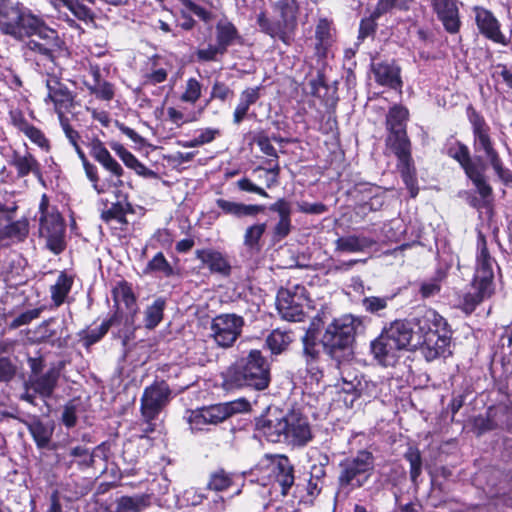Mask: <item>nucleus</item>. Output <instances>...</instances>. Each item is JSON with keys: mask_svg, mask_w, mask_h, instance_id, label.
I'll return each instance as SVG.
<instances>
[{"mask_svg": "<svg viewBox=\"0 0 512 512\" xmlns=\"http://www.w3.org/2000/svg\"><path fill=\"white\" fill-rule=\"evenodd\" d=\"M340 468L338 477L340 488L349 490L360 488L368 481L373 472V455L366 450L359 451L356 456L343 460L340 463Z\"/></svg>", "mask_w": 512, "mask_h": 512, "instance_id": "obj_6", "label": "nucleus"}, {"mask_svg": "<svg viewBox=\"0 0 512 512\" xmlns=\"http://www.w3.org/2000/svg\"><path fill=\"white\" fill-rule=\"evenodd\" d=\"M406 460L410 463V476L412 481H416L421 474L422 459L420 451L417 448L409 447L405 453Z\"/></svg>", "mask_w": 512, "mask_h": 512, "instance_id": "obj_51", "label": "nucleus"}, {"mask_svg": "<svg viewBox=\"0 0 512 512\" xmlns=\"http://www.w3.org/2000/svg\"><path fill=\"white\" fill-rule=\"evenodd\" d=\"M475 151L483 152L485 154L486 159L490 162L496 174L504 167L498 152L494 149L493 142H490Z\"/></svg>", "mask_w": 512, "mask_h": 512, "instance_id": "obj_54", "label": "nucleus"}, {"mask_svg": "<svg viewBox=\"0 0 512 512\" xmlns=\"http://www.w3.org/2000/svg\"><path fill=\"white\" fill-rule=\"evenodd\" d=\"M373 72L379 84L394 89L401 86L400 70L394 64L377 63L373 65Z\"/></svg>", "mask_w": 512, "mask_h": 512, "instance_id": "obj_25", "label": "nucleus"}, {"mask_svg": "<svg viewBox=\"0 0 512 512\" xmlns=\"http://www.w3.org/2000/svg\"><path fill=\"white\" fill-rule=\"evenodd\" d=\"M495 265L496 261L489 252L486 238L479 232L477 237L476 266L473 282L482 284L484 291H489V287H494Z\"/></svg>", "mask_w": 512, "mask_h": 512, "instance_id": "obj_13", "label": "nucleus"}, {"mask_svg": "<svg viewBox=\"0 0 512 512\" xmlns=\"http://www.w3.org/2000/svg\"><path fill=\"white\" fill-rule=\"evenodd\" d=\"M415 343L413 350L419 349L427 361L443 356L450 344V330L446 320L433 309H427L414 318Z\"/></svg>", "mask_w": 512, "mask_h": 512, "instance_id": "obj_2", "label": "nucleus"}, {"mask_svg": "<svg viewBox=\"0 0 512 512\" xmlns=\"http://www.w3.org/2000/svg\"><path fill=\"white\" fill-rule=\"evenodd\" d=\"M112 150L119 156L123 163L130 169H133L138 175L146 178L156 177V173L142 164L130 151L123 145L115 143L111 145Z\"/></svg>", "mask_w": 512, "mask_h": 512, "instance_id": "obj_27", "label": "nucleus"}, {"mask_svg": "<svg viewBox=\"0 0 512 512\" xmlns=\"http://www.w3.org/2000/svg\"><path fill=\"white\" fill-rule=\"evenodd\" d=\"M432 5L446 31L449 33L458 32L460 20L456 0H432Z\"/></svg>", "mask_w": 512, "mask_h": 512, "instance_id": "obj_20", "label": "nucleus"}, {"mask_svg": "<svg viewBox=\"0 0 512 512\" xmlns=\"http://www.w3.org/2000/svg\"><path fill=\"white\" fill-rule=\"evenodd\" d=\"M274 10L278 13L280 20L271 22L265 15L260 13L257 17V23L260 29L273 38H279L284 43L290 40V33L296 26L298 13L297 0H276L273 4Z\"/></svg>", "mask_w": 512, "mask_h": 512, "instance_id": "obj_4", "label": "nucleus"}, {"mask_svg": "<svg viewBox=\"0 0 512 512\" xmlns=\"http://www.w3.org/2000/svg\"><path fill=\"white\" fill-rule=\"evenodd\" d=\"M185 418L193 432L204 431L210 425L202 408L188 411Z\"/></svg>", "mask_w": 512, "mask_h": 512, "instance_id": "obj_48", "label": "nucleus"}, {"mask_svg": "<svg viewBox=\"0 0 512 512\" xmlns=\"http://www.w3.org/2000/svg\"><path fill=\"white\" fill-rule=\"evenodd\" d=\"M23 133L30 139L31 142L36 144L41 149H49L48 139L45 137L44 133L37 127L30 125Z\"/></svg>", "mask_w": 512, "mask_h": 512, "instance_id": "obj_56", "label": "nucleus"}, {"mask_svg": "<svg viewBox=\"0 0 512 512\" xmlns=\"http://www.w3.org/2000/svg\"><path fill=\"white\" fill-rule=\"evenodd\" d=\"M285 443L304 446L312 439V431L308 419L302 414L292 411L286 413Z\"/></svg>", "mask_w": 512, "mask_h": 512, "instance_id": "obj_15", "label": "nucleus"}, {"mask_svg": "<svg viewBox=\"0 0 512 512\" xmlns=\"http://www.w3.org/2000/svg\"><path fill=\"white\" fill-rule=\"evenodd\" d=\"M73 285V278L65 273H61L55 284L51 286V298L55 306H60L64 303L67 295L69 294Z\"/></svg>", "mask_w": 512, "mask_h": 512, "instance_id": "obj_32", "label": "nucleus"}, {"mask_svg": "<svg viewBox=\"0 0 512 512\" xmlns=\"http://www.w3.org/2000/svg\"><path fill=\"white\" fill-rule=\"evenodd\" d=\"M376 241L362 234H350L335 240V252L363 253L368 251Z\"/></svg>", "mask_w": 512, "mask_h": 512, "instance_id": "obj_22", "label": "nucleus"}, {"mask_svg": "<svg viewBox=\"0 0 512 512\" xmlns=\"http://www.w3.org/2000/svg\"><path fill=\"white\" fill-rule=\"evenodd\" d=\"M260 98V87H249L243 90L239 97V102L233 113V122L239 125L247 116L251 105L255 104Z\"/></svg>", "mask_w": 512, "mask_h": 512, "instance_id": "obj_26", "label": "nucleus"}, {"mask_svg": "<svg viewBox=\"0 0 512 512\" xmlns=\"http://www.w3.org/2000/svg\"><path fill=\"white\" fill-rule=\"evenodd\" d=\"M469 120L473 127L475 150L492 142L489 135V126L486 124L483 117H481L476 111L471 110L469 113Z\"/></svg>", "mask_w": 512, "mask_h": 512, "instance_id": "obj_28", "label": "nucleus"}, {"mask_svg": "<svg viewBox=\"0 0 512 512\" xmlns=\"http://www.w3.org/2000/svg\"><path fill=\"white\" fill-rule=\"evenodd\" d=\"M30 431L38 446L43 447L47 445L50 440V433L41 423L31 425Z\"/></svg>", "mask_w": 512, "mask_h": 512, "instance_id": "obj_60", "label": "nucleus"}, {"mask_svg": "<svg viewBox=\"0 0 512 512\" xmlns=\"http://www.w3.org/2000/svg\"><path fill=\"white\" fill-rule=\"evenodd\" d=\"M210 425H217L228 418V413L221 404L202 407Z\"/></svg>", "mask_w": 512, "mask_h": 512, "instance_id": "obj_52", "label": "nucleus"}, {"mask_svg": "<svg viewBox=\"0 0 512 512\" xmlns=\"http://www.w3.org/2000/svg\"><path fill=\"white\" fill-rule=\"evenodd\" d=\"M27 234L28 221L26 219L12 222L4 228L0 227V241L4 240L5 238H11L20 241L24 239Z\"/></svg>", "mask_w": 512, "mask_h": 512, "instance_id": "obj_39", "label": "nucleus"}, {"mask_svg": "<svg viewBox=\"0 0 512 512\" xmlns=\"http://www.w3.org/2000/svg\"><path fill=\"white\" fill-rule=\"evenodd\" d=\"M389 298L370 296L362 300V305L367 312L377 313L387 307Z\"/></svg>", "mask_w": 512, "mask_h": 512, "instance_id": "obj_57", "label": "nucleus"}, {"mask_svg": "<svg viewBox=\"0 0 512 512\" xmlns=\"http://www.w3.org/2000/svg\"><path fill=\"white\" fill-rule=\"evenodd\" d=\"M415 330L414 321L396 320L389 327L384 328L382 332L386 334V338L388 337L389 340L394 341L402 350H413Z\"/></svg>", "mask_w": 512, "mask_h": 512, "instance_id": "obj_17", "label": "nucleus"}, {"mask_svg": "<svg viewBox=\"0 0 512 512\" xmlns=\"http://www.w3.org/2000/svg\"><path fill=\"white\" fill-rule=\"evenodd\" d=\"M87 146L90 149L91 155L95 158L99 163L110 153L107 148L104 146L103 142L98 138H92Z\"/></svg>", "mask_w": 512, "mask_h": 512, "instance_id": "obj_62", "label": "nucleus"}, {"mask_svg": "<svg viewBox=\"0 0 512 512\" xmlns=\"http://www.w3.org/2000/svg\"><path fill=\"white\" fill-rule=\"evenodd\" d=\"M216 204L223 213L239 218L244 216H256L264 211V206L262 205H247L222 198L217 199Z\"/></svg>", "mask_w": 512, "mask_h": 512, "instance_id": "obj_24", "label": "nucleus"}, {"mask_svg": "<svg viewBox=\"0 0 512 512\" xmlns=\"http://www.w3.org/2000/svg\"><path fill=\"white\" fill-rule=\"evenodd\" d=\"M39 234L45 239L47 248L54 254H59L65 249V224L54 208H49V201L44 194L39 205Z\"/></svg>", "mask_w": 512, "mask_h": 512, "instance_id": "obj_5", "label": "nucleus"}, {"mask_svg": "<svg viewBox=\"0 0 512 512\" xmlns=\"http://www.w3.org/2000/svg\"><path fill=\"white\" fill-rule=\"evenodd\" d=\"M197 257L205 265H207L211 271L227 274L230 270V266L224 256L213 250H200L197 251Z\"/></svg>", "mask_w": 512, "mask_h": 512, "instance_id": "obj_30", "label": "nucleus"}, {"mask_svg": "<svg viewBox=\"0 0 512 512\" xmlns=\"http://www.w3.org/2000/svg\"><path fill=\"white\" fill-rule=\"evenodd\" d=\"M182 7H184L187 11L195 14L199 17L203 22L209 23L213 19V15L210 11L206 10L204 7L198 5L192 0H179Z\"/></svg>", "mask_w": 512, "mask_h": 512, "instance_id": "obj_55", "label": "nucleus"}, {"mask_svg": "<svg viewBox=\"0 0 512 512\" xmlns=\"http://www.w3.org/2000/svg\"><path fill=\"white\" fill-rule=\"evenodd\" d=\"M215 36V44H208L197 49L195 56L198 61H218L227 52L228 47L241 38L235 25L227 18H222L217 22Z\"/></svg>", "mask_w": 512, "mask_h": 512, "instance_id": "obj_8", "label": "nucleus"}, {"mask_svg": "<svg viewBox=\"0 0 512 512\" xmlns=\"http://www.w3.org/2000/svg\"><path fill=\"white\" fill-rule=\"evenodd\" d=\"M386 144L399 160L398 167L411 197H416L418 194V187L416 185L414 172L410 165V142L407 138L406 131L399 130V132H390L387 137Z\"/></svg>", "mask_w": 512, "mask_h": 512, "instance_id": "obj_10", "label": "nucleus"}, {"mask_svg": "<svg viewBox=\"0 0 512 512\" xmlns=\"http://www.w3.org/2000/svg\"><path fill=\"white\" fill-rule=\"evenodd\" d=\"M408 118V111L404 107L394 106L387 115V127L389 132L406 131L405 123Z\"/></svg>", "mask_w": 512, "mask_h": 512, "instance_id": "obj_41", "label": "nucleus"}, {"mask_svg": "<svg viewBox=\"0 0 512 512\" xmlns=\"http://www.w3.org/2000/svg\"><path fill=\"white\" fill-rule=\"evenodd\" d=\"M47 96L45 103L51 102L58 118L66 117L65 113L74 107V95L68 87L56 77L46 80Z\"/></svg>", "mask_w": 512, "mask_h": 512, "instance_id": "obj_14", "label": "nucleus"}, {"mask_svg": "<svg viewBox=\"0 0 512 512\" xmlns=\"http://www.w3.org/2000/svg\"><path fill=\"white\" fill-rule=\"evenodd\" d=\"M473 288L475 289L474 293H467L462 302V308L466 313H471L474 311L476 306L482 302L484 299L491 297L494 293V287H489V291H484L483 285L479 283H472Z\"/></svg>", "mask_w": 512, "mask_h": 512, "instance_id": "obj_33", "label": "nucleus"}, {"mask_svg": "<svg viewBox=\"0 0 512 512\" xmlns=\"http://www.w3.org/2000/svg\"><path fill=\"white\" fill-rule=\"evenodd\" d=\"M276 481L282 487V494L285 495L294 483L293 470L287 458H281L274 467Z\"/></svg>", "mask_w": 512, "mask_h": 512, "instance_id": "obj_34", "label": "nucleus"}, {"mask_svg": "<svg viewBox=\"0 0 512 512\" xmlns=\"http://www.w3.org/2000/svg\"><path fill=\"white\" fill-rule=\"evenodd\" d=\"M113 298L117 305L124 304L128 309H133L136 301L132 289L127 283H119L113 289Z\"/></svg>", "mask_w": 512, "mask_h": 512, "instance_id": "obj_45", "label": "nucleus"}, {"mask_svg": "<svg viewBox=\"0 0 512 512\" xmlns=\"http://www.w3.org/2000/svg\"><path fill=\"white\" fill-rule=\"evenodd\" d=\"M269 209L278 213L279 216V220L272 230V239L278 242L288 236L291 231V206L286 200L279 199Z\"/></svg>", "mask_w": 512, "mask_h": 512, "instance_id": "obj_21", "label": "nucleus"}, {"mask_svg": "<svg viewBox=\"0 0 512 512\" xmlns=\"http://www.w3.org/2000/svg\"><path fill=\"white\" fill-rule=\"evenodd\" d=\"M277 309L287 321H302L310 309L305 287L296 285L292 289H280L277 294Z\"/></svg>", "mask_w": 512, "mask_h": 512, "instance_id": "obj_9", "label": "nucleus"}, {"mask_svg": "<svg viewBox=\"0 0 512 512\" xmlns=\"http://www.w3.org/2000/svg\"><path fill=\"white\" fill-rule=\"evenodd\" d=\"M371 351L375 359L383 366L396 364L400 352L403 351L397 344L386 338L383 332L371 343Z\"/></svg>", "mask_w": 512, "mask_h": 512, "instance_id": "obj_18", "label": "nucleus"}, {"mask_svg": "<svg viewBox=\"0 0 512 512\" xmlns=\"http://www.w3.org/2000/svg\"><path fill=\"white\" fill-rule=\"evenodd\" d=\"M474 183L480 196L486 200L492 195V188L486 182L483 172L477 167L466 174Z\"/></svg>", "mask_w": 512, "mask_h": 512, "instance_id": "obj_46", "label": "nucleus"}, {"mask_svg": "<svg viewBox=\"0 0 512 512\" xmlns=\"http://www.w3.org/2000/svg\"><path fill=\"white\" fill-rule=\"evenodd\" d=\"M40 313H41V309H39V308H35V309H31V310L25 311V312L21 313L20 315H18L17 317H15L12 320V322L10 324V327L11 328H18L20 326L27 325L32 320L38 318Z\"/></svg>", "mask_w": 512, "mask_h": 512, "instance_id": "obj_61", "label": "nucleus"}, {"mask_svg": "<svg viewBox=\"0 0 512 512\" xmlns=\"http://www.w3.org/2000/svg\"><path fill=\"white\" fill-rule=\"evenodd\" d=\"M130 210V205L128 203L123 204L118 202L113 204L109 209L104 210L101 214L102 219L107 222H116L120 225H126V213Z\"/></svg>", "mask_w": 512, "mask_h": 512, "instance_id": "obj_42", "label": "nucleus"}, {"mask_svg": "<svg viewBox=\"0 0 512 512\" xmlns=\"http://www.w3.org/2000/svg\"><path fill=\"white\" fill-rule=\"evenodd\" d=\"M11 165L15 167L19 177H25L30 173L36 177H41L40 163L27 151L25 153L14 152Z\"/></svg>", "mask_w": 512, "mask_h": 512, "instance_id": "obj_23", "label": "nucleus"}, {"mask_svg": "<svg viewBox=\"0 0 512 512\" xmlns=\"http://www.w3.org/2000/svg\"><path fill=\"white\" fill-rule=\"evenodd\" d=\"M476 23L480 32L489 40L506 46L507 38L500 30V24L494 15L483 8L476 9Z\"/></svg>", "mask_w": 512, "mask_h": 512, "instance_id": "obj_19", "label": "nucleus"}, {"mask_svg": "<svg viewBox=\"0 0 512 512\" xmlns=\"http://www.w3.org/2000/svg\"><path fill=\"white\" fill-rule=\"evenodd\" d=\"M233 94L232 90L223 82L215 81L211 89V98L226 101Z\"/></svg>", "mask_w": 512, "mask_h": 512, "instance_id": "obj_64", "label": "nucleus"}, {"mask_svg": "<svg viewBox=\"0 0 512 512\" xmlns=\"http://www.w3.org/2000/svg\"><path fill=\"white\" fill-rule=\"evenodd\" d=\"M222 407L225 408V410L228 413V418L236 413L246 412L250 409V403L243 399H237L231 402L222 403Z\"/></svg>", "mask_w": 512, "mask_h": 512, "instance_id": "obj_63", "label": "nucleus"}, {"mask_svg": "<svg viewBox=\"0 0 512 512\" xmlns=\"http://www.w3.org/2000/svg\"><path fill=\"white\" fill-rule=\"evenodd\" d=\"M170 398L169 386L164 382H156L146 387L141 397V414L146 421L155 419L167 405Z\"/></svg>", "mask_w": 512, "mask_h": 512, "instance_id": "obj_12", "label": "nucleus"}, {"mask_svg": "<svg viewBox=\"0 0 512 512\" xmlns=\"http://www.w3.org/2000/svg\"><path fill=\"white\" fill-rule=\"evenodd\" d=\"M0 32L18 41L38 36L44 42L31 40L28 47L47 57H52L57 47V32L29 8L12 0H0Z\"/></svg>", "mask_w": 512, "mask_h": 512, "instance_id": "obj_1", "label": "nucleus"}, {"mask_svg": "<svg viewBox=\"0 0 512 512\" xmlns=\"http://www.w3.org/2000/svg\"><path fill=\"white\" fill-rule=\"evenodd\" d=\"M87 88L91 94L105 101H110L114 97L113 85L107 81H98L94 84H87Z\"/></svg>", "mask_w": 512, "mask_h": 512, "instance_id": "obj_49", "label": "nucleus"}, {"mask_svg": "<svg viewBox=\"0 0 512 512\" xmlns=\"http://www.w3.org/2000/svg\"><path fill=\"white\" fill-rule=\"evenodd\" d=\"M202 83L194 78H188L183 85V91L180 95V100L188 104H195L202 95Z\"/></svg>", "mask_w": 512, "mask_h": 512, "instance_id": "obj_40", "label": "nucleus"}, {"mask_svg": "<svg viewBox=\"0 0 512 512\" xmlns=\"http://www.w3.org/2000/svg\"><path fill=\"white\" fill-rule=\"evenodd\" d=\"M266 228V223H257L247 227L244 233V245L251 250H259V241L265 233Z\"/></svg>", "mask_w": 512, "mask_h": 512, "instance_id": "obj_43", "label": "nucleus"}, {"mask_svg": "<svg viewBox=\"0 0 512 512\" xmlns=\"http://www.w3.org/2000/svg\"><path fill=\"white\" fill-rule=\"evenodd\" d=\"M360 322L352 315H344L340 318L334 319L328 325L322 337V344L324 348L332 356L340 350L348 348L353 340L357 327Z\"/></svg>", "mask_w": 512, "mask_h": 512, "instance_id": "obj_7", "label": "nucleus"}, {"mask_svg": "<svg viewBox=\"0 0 512 512\" xmlns=\"http://www.w3.org/2000/svg\"><path fill=\"white\" fill-rule=\"evenodd\" d=\"M291 342V333L280 329L273 330L266 339V345L273 354L282 353L288 348Z\"/></svg>", "mask_w": 512, "mask_h": 512, "instance_id": "obj_36", "label": "nucleus"}, {"mask_svg": "<svg viewBox=\"0 0 512 512\" xmlns=\"http://www.w3.org/2000/svg\"><path fill=\"white\" fill-rule=\"evenodd\" d=\"M82 165H83V168H84L87 178L92 183L94 190L98 194H102V193L106 192L105 187L103 185L98 184L99 177H98V171H97L96 166L91 164L89 161L83 163Z\"/></svg>", "mask_w": 512, "mask_h": 512, "instance_id": "obj_59", "label": "nucleus"}, {"mask_svg": "<svg viewBox=\"0 0 512 512\" xmlns=\"http://www.w3.org/2000/svg\"><path fill=\"white\" fill-rule=\"evenodd\" d=\"M315 51L318 57H326L332 44L330 23L326 19H320L315 30Z\"/></svg>", "mask_w": 512, "mask_h": 512, "instance_id": "obj_29", "label": "nucleus"}, {"mask_svg": "<svg viewBox=\"0 0 512 512\" xmlns=\"http://www.w3.org/2000/svg\"><path fill=\"white\" fill-rule=\"evenodd\" d=\"M54 5L57 8L66 7L79 20L87 21L92 19L91 10L76 0H54Z\"/></svg>", "mask_w": 512, "mask_h": 512, "instance_id": "obj_44", "label": "nucleus"}, {"mask_svg": "<svg viewBox=\"0 0 512 512\" xmlns=\"http://www.w3.org/2000/svg\"><path fill=\"white\" fill-rule=\"evenodd\" d=\"M244 319L236 314H220L212 319L210 331L216 344L231 347L241 335Z\"/></svg>", "mask_w": 512, "mask_h": 512, "instance_id": "obj_11", "label": "nucleus"}, {"mask_svg": "<svg viewBox=\"0 0 512 512\" xmlns=\"http://www.w3.org/2000/svg\"><path fill=\"white\" fill-rule=\"evenodd\" d=\"M448 155L459 162L461 167L464 169L465 173L467 174L468 171L474 170L477 168L476 164H474L471 161L469 150L467 146L456 143L454 145H451L448 148Z\"/></svg>", "mask_w": 512, "mask_h": 512, "instance_id": "obj_38", "label": "nucleus"}, {"mask_svg": "<svg viewBox=\"0 0 512 512\" xmlns=\"http://www.w3.org/2000/svg\"><path fill=\"white\" fill-rule=\"evenodd\" d=\"M286 413L274 410L257 420V429L272 443L285 442Z\"/></svg>", "mask_w": 512, "mask_h": 512, "instance_id": "obj_16", "label": "nucleus"}, {"mask_svg": "<svg viewBox=\"0 0 512 512\" xmlns=\"http://www.w3.org/2000/svg\"><path fill=\"white\" fill-rule=\"evenodd\" d=\"M312 326L307 330L306 334L302 338L303 342V354L306 358V363L310 364V362H316L320 355V345L317 343V328Z\"/></svg>", "mask_w": 512, "mask_h": 512, "instance_id": "obj_35", "label": "nucleus"}, {"mask_svg": "<svg viewBox=\"0 0 512 512\" xmlns=\"http://www.w3.org/2000/svg\"><path fill=\"white\" fill-rule=\"evenodd\" d=\"M111 326V320L104 321L100 326L94 329H90L86 332L84 340L86 345H92L98 342L109 330Z\"/></svg>", "mask_w": 512, "mask_h": 512, "instance_id": "obj_58", "label": "nucleus"}, {"mask_svg": "<svg viewBox=\"0 0 512 512\" xmlns=\"http://www.w3.org/2000/svg\"><path fill=\"white\" fill-rule=\"evenodd\" d=\"M232 477L224 470L216 471L211 475L208 487L214 491H223L232 484Z\"/></svg>", "mask_w": 512, "mask_h": 512, "instance_id": "obj_53", "label": "nucleus"}, {"mask_svg": "<svg viewBox=\"0 0 512 512\" xmlns=\"http://www.w3.org/2000/svg\"><path fill=\"white\" fill-rule=\"evenodd\" d=\"M164 308L165 300L158 298L145 309L144 325L146 328L153 329L162 321Z\"/></svg>", "mask_w": 512, "mask_h": 512, "instance_id": "obj_37", "label": "nucleus"}, {"mask_svg": "<svg viewBox=\"0 0 512 512\" xmlns=\"http://www.w3.org/2000/svg\"><path fill=\"white\" fill-rule=\"evenodd\" d=\"M270 383V365L259 350H251L231 365L224 374V387L235 389L252 387L264 390Z\"/></svg>", "mask_w": 512, "mask_h": 512, "instance_id": "obj_3", "label": "nucleus"}, {"mask_svg": "<svg viewBox=\"0 0 512 512\" xmlns=\"http://www.w3.org/2000/svg\"><path fill=\"white\" fill-rule=\"evenodd\" d=\"M146 272H161L165 276H170L173 273L171 265L168 263L163 253H157L151 261L147 264Z\"/></svg>", "mask_w": 512, "mask_h": 512, "instance_id": "obj_50", "label": "nucleus"}, {"mask_svg": "<svg viewBox=\"0 0 512 512\" xmlns=\"http://www.w3.org/2000/svg\"><path fill=\"white\" fill-rule=\"evenodd\" d=\"M58 376V372L51 369L36 379H30V387L42 397H49L56 386Z\"/></svg>", "mask_w": 512, "mask_h": 512, "instance_id": "obj_31", "label": "nucleus"}, {"mask_svg": "<svg viewBox=\"0 0 512 512\" xmlns=\"http://www.w3.org/2000/svg\"><path fill=\"white\" fill-rule=\"evenodd\" d=\"M203 109L199 110L198 112H192V113H184L175 107H169L167 109V115L169 120L174 123L177 126H181L186 123H191L197 121L202 113Z\"/></svg>", "mask_w": 512, "mask_h": 512, "instance_id": "obj_47", "label": "nucleus"}]
</instances>
